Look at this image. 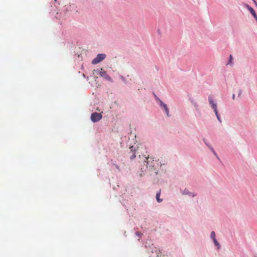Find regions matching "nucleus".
Returning <instances> with one entry per match:
<instances>
[{
    "label": "nucleus",
    "instance_id": "f257e3e1",
    "mask_svg": "<svg viewBox=\"0 0 257 257\" xmlns=\"http://www.w3.org/2000/svg\"><path fill=\"white\" fill-rule=\"evenodd\" d=\"M145 160H144V162L146 163V168H148L150 171H155V173L156 175L158 174V171L157 170L154 166V158H149V155L146 156L145 155Z\"/></svg>",
    "mask_w": 257,
    "mask_h": 257
},
{
    "label": "nucleus",
    "instance_id": "f03ea898",
    "mask_svg": "<svg viewBox=\"0 0 257 257\" xmlns=\"http://www.w3.org/2000/svg\"><path fill=\"white\" fill-rule=\"evenodd\" d=\"M102 117L101 113L93 112L91 114L90 119L93 122H96L101 119Z\"/></svg>",
    "mask_w": 257,
    "mask_h": 257
},
{
    "label": "nucleus",
    "instance_id": "7ed1b4c3",
    "mask_svg": "<svg viewBox=\"0 0 257 257\" xmlns=\"http://www.w3.org/2000/svg\"><path fill=\"white\" fill-rule=\"evenodd\" d=\"M114 58L116 66L119 69L121 68L122 65L125 62L124 58L121 56H115Z\"/></svg>",
    "mask_w": 257,
    "mask_h": 257
},
{
    "label": "nucleus",
    "instance_id": "20e7f679",
    "mask_svg": "<svg viewBox=\"0 0 257 257\" xmlns=\"http://www.w3.org/2000/svg\"><path fill=\"white\" fill-rule=\"evenodd\" d=\"M106 55L104 54H99L96 57L93 59L92 63L93 64H97L104 60Z\"/></svg>",
    "mask_w": 257,
    "mask_h": 257
},
{
    "label": "nucleus",
    "instance_id": "39448f33",
    "mask_svg": "<svg viewBox=\"0 0 257 257\" xmlns=\"http://www.w3.org/2000/svg\"><path fill=\"white\" fill-rule=\"evenodd\" d=\"M129 149L130 150V152L128 153L129 154V157L131 160L134 159L135 158H136V148L134 146H130Z\"/></svg>",
    "mask_w": 257,
    "mask_h": 257
},
{
    "label": "nucleus",
    "instance_id": "423d86ee",
    "mask_svg": "<svg viewBox=\"0 0 257 257\" xmlns=\"http://www.w3.org/2000/svg\"><path fill=\"white\" fill-rule=\"evenodd\" d=\"M208 102L213 110L217 108V103L213 100L212 96H209Z\"/></svg>",
    "mask_w": 257,
    "mask_h": 257
},
{
    "label": "nucleus",
    "instance_id": "0eeeda50",
    "mask_svg": "<svg viewBox=\"0 0 257 257\" xmlns=\"http://www.w3.org/2000/svg\"><path fill=\"white\" fill-rule=\"evenodd\" d=\"M244 6L249 11V12L252 15V16L254 18H255L256 17H257L256 14L252 8L250 7L247 4H245Z\"/></svg>",
    "mask_w": 257,
    "mask_h": 257
},
{
    "label": "nucleus",
    "instance_id": "6e6552de",
    "mask_svg": "<svg viewBox=\"0 0 257 257\" xmlns=\"http://www.w3.org/2000/svg\"><path fill=\"white\" fill-rule=\"evenodd\" d=\"M100 75L101 77H103L106 80H110V77L107 74L106 72L103 69H101L100 71Z\"/></svg>",
    "mask_w": 257,
    "mask_h": 257
},
{
    "label": "nucleus",
    "instance_id": "1a4fd4ad",
    "mask_svg": "<svg viewBox=\"0 0 257 257\" xmlns=\"http://www.w3.org/2000/svg\"><path fill=\"white\" fill-rule=\"evenodd\" d=\"M203 140V142H204V143L205 144V145L209 148V149L210 150V151L213 153V154L216 157V158L219 159V158L217 156V154L215 152L213 148L211 146V145H210L207 142V141H206V140L205 139H204Z\"/></svg>",
    "mask_w": 257,
    "mask_h": 257
},
{
    "label": "nucleus",
    "instance_id": "9d476101",
    "mask_svg": "<svg viewBox=\"0 0 257 257\" xmlns=\"http://www.w3.org/2000/svg\"><path fill=\"white\" fill-rule=\"evenodd\" d=\"M181 193L183 195H187L192 197H194L196 195L193 193L190 192L187 189H185L184 190L181 191Z\"/></svg>",
    "mask_w": 257,
    "mask_h": 257
},
{
    "label": "nucleus",
    "instance_id": "9b49d317",
    "mask_svg": "<svg viewBox=\"0 0 257 257\" xmlns=\"http://www.w3.org/2000/svg\"><path fill=\"white\" fill-rule=\"evenodd\" d=\"M115 166L116 169L117 170L118 172H120L121 169L124 167V164L123 162H121L120 163L115 164Z\"/></svg>",
    "mask_w": 257,
    "mask_h": 257
},
{
    "label": "nucleus",
    "instance_id": "f8f14e48",
    "mask_svg": "<svg viewBox=\"0 0 257 257\" xmlns=\"http://www.w3.org/2000/svg\"><path fill=\"white\" fill-rule=\"evenodd\" d=\"M190 100L192 104L193 105L194 107H195L196 111L199 112L200 109L199 107L198 104L196 102H195L193 99H190Z\"/></svg>",
    "mask_w": 257,
    "mask_h": 257
},
{
    "label": "nucleus",
    "instance_id": "ddd939ff",
    "mask_svg": "<svg viewBox=\"0 0 257 257\" xmlns=\"http://www.w3.org/2000/svg\"><path fill=\"white\" fill-rule=\"evenodd\" d=\"M162 108L164 109V110L165 111V112H166V114L167 116L168 117H170V114L169 110V108H168L167 105L166 104H165V105L163 107H162Z\"/></svg>",
    "mask_w": 257,
    "mask_h": 257
},
{
    "label": "nucleus",
    "instance_id": "4468645a",
    "mask_svg": "<svg viewBox=\"0 0 257 257\" xmlns=\"http://www.w3.org/2000/svg\"><path fill=\"white\" fill-rule=\"evenodd\" d=\"M160 194H161V191L160 190L159 192H158L156 193V200H157V202H159V203L161 202L162 201V199L160 198Z\"/></svg>",
    "mask_w": 257,
    "mask_h": 257
},
{
    "label": "nucleus",
    "instance_id": "2eb2a0df",
    "mask_svg": "<svg viewBox=\"0 0 257 257\" xmlns=\"http://www.w3.org/2000/svg\"><path fill=\"white\" fill-rule=\"evenodd\" d=\"M213 241L214 243V245L217 246V248L219 249L221 247V245L219 243V242L217 241V240H216V238L213 239Z\"/></svg>",
    "mask_w": 257,
    "mask_h": 257
},
{
    "label": "nucleus",
    "instance_id": "dca6fc26",
    "mask_svg": "<svg viewBox=\"0 0 257 257\" xmlns=\"http://www.w3.org/2000/svg\"><path fill=\"white\" fill-rule=\"evenodd\" d=\"M232 59H233V58H232V55H230L229 61L227 62V63L226 64V65H229L232 66V64H233V63H232Z\"/></svg>",
    "mask_w": 257,
    "mask_h": 257
},
{
    "label": "nucleus",
    "instance_id": "f3484780",
    "mask_svg": "<svg viewBox=\"0 0 257 257\" xmlns=\"http://www.w3.org/2000/svg\"><path fill=\"white\" fill-rule=\"evenodd\" d=\"M155 252L157 254V257H161V254L162 253L161 251H160V250H158L156 248H155Z\"/></svg>",
    "mask_w": 257,
    "mask_h": 257
},
{
    "label": "nucleus",
    "instance_id": "a211bd4d",
    "mask_svg": "<svg viewBox=\"0 0 257 257\" xmlns=\"http://www.w3.org/2000/svg\"><path fill=\"white\" fill-rule=\"evenodd\" d=\"M210 237L213 240L215 238V233L214 231H212L210 233Z\"/></svg>",
    "mask_w": 257,
    "mask_h": 257
},
{
    "label": "nucleus",
    "instance_id": "6ab92c4d",
    "mask_svg": "<svg viewBox=\"0 0 257 257\" xmlns=\"http://www.w3.org/2000/svg\"><path fill=\"white\" fill-rule=\"evenodd\" d=\"M159 104H160V107L162 108V107H163L165 104H166L165 103H164L162 100H160V101L159 102Z\"/></svg>",
    "mask_w": 257,
    "mask_h": 257
},
{
    "label": "nucleus",
    "instance_id": "aec40b11",
    "mask_svg": "<svg viewBox=\"0 0 257 257\" xmlns=\"http://www.w3.org/2000/svg\"><path fill=\"white\" fill-rule=\"evenodd\" d=\"M136 235L137 236H138L139 237H140H140H141V236H142V235H143V234H142V233H140V232H139V231H137V232H136Z\"/></svg>",
    "mask_w": 257,
    "mask_h": 257
},
{
    "label": "nucleus",
    "instance_id": "412c9836",
    "mask_svg": "<svg viewBox=\"0 0 257 257\" xmlns=\"http://www.w3.org/2000/svg\"><path fill=\"white\" fill-rule=\"evenodd\" d=\"M216 118H217V120L220 122H221L222 121H221V118H220V116L219 114H218L216 115Z\"/></svg>",
    "mask_w": 257,
    "mask_h": 257
},
{
    "label": "nucleus",
    "instance_id": "4be33fe9",
    "mask_svg": "<svg viewBox=\"0 0 257 257\" xmlns=\"http://www.w3.org/2000/svg\"><path fill=\"white\" fill-rule=\"evenodd\" d=\"M154 95L155 96V99L159 102L160 100H161L159 97L157 96V95L154 93Z\"/></svg>",
    "mask_w": 257,
    "mask_h": 257
},
{
    "label": "nucleus",
    "instance_id": "5701e85b",
    "mask_svg": "<svg viewBox=\"0 0 257 257\" xmlns=\"http://www.w3.org/2000/svg\"><path fill=\"white\" fill-rule=\"evenodd\" d=\"M213 111H214V112L215 113V115H216L219 114L218 112V110H217V108L213 109Z\"/></svg>",
    "mask_w": 257,
    "mask_h": 257
},
{
    "label": "nucleus",
    "instance_id": "b1692460",
    "mask_svg": "<svg viewBox=\"0 0 257 257\" xmlns=\"http://www.w3.org/2000/svg\"><path fill=\"white\" fill-rule=\"evenodd\" d=\"M242 94V90L241 89L239 90L238 96H240L241 94Z\"/></svg>",
    "mask_w": 257,
    "mask_h": 257
},
{
    "label": "nucleus",
    "instance_id": "393cba45",
    "mask_svg": "<svg viewBox=\"0 0 257 257\" xmlns=\"http://www.w3.org/2000/svg\"><path fill=\"white\" fill-rule=\"evenodd\" d=\"M123 82H124V83L126 84L127 82L125 80V78L124 77V78L121 80Z\"/></svg>",
    "mask_w": 257,
    "mask_h": 257
},
{
    "label": "nucleus",
    "instance_id": "a878e982",
    "mask_svg": "<svg viewBox=\"0 0 257 257\" xmlns=\"http://www.w3.org/2000/svg\"><path fill=\"white\" fill-rule=\"evenodd\" d=\"M118 77L121 79L122 80L124 77L122 76V75H118Z\"/></svg>",
    "mask_w": 257,
    "mask_h": 257
},
{
    "label": "nucleus",
    "instance_id": "bb28decb",
    "mask_svg": "<svg viewBox=\"0 0 257 257\" xmlns=\"http://www.w3.org/2000/svg\"><path fill=\"white\" fill-rule=\"evenodd\" d=\"M232 99H233V100H234V99H235V94H232Z\"/></svg>",
    "mask_w": 257,
    "mask_h": 257
},
{
    "label": "nucleus",
    "instance_id": "cd10ccee",
    "mask_svg": "<svg viewBox=\"0 0 257 257\" xmlns=\"http://www.w3.org/2000/svg\"><path fill=\"white\" fill-rule=\"evenodd\" d=\"M121 147L122 148L123 147V145L122 142H120Z\"/></svg>",
    "mask_w": 257,
    "mask_h": 257
},
{
    "label": "nucleus",
    "instance_id": "c85d7f7f",
    "mask_svg": "<svg viewBox=\"0 0 257 257\" xmlns=\"http://www.w3.org/2000/svg\"><path fill=\"white\" fill-rule=\"evenodd\" d=\"M252 1H253L254 2V3L257 5V4H256V2L255 0H252Z\"/></svg>",
    "mask_w": 257,
    "mask_h": 257
},
{
    "label": "nucleus",
    "instance_id": "c756f323",
    "mask_svg": "<svg viewBox=\"0 0 257 257\" xmlns=\"http://www.w3.org/2000/svg\"><path fill=\"white\" fill-rule=\"evenodd\" d=\"M141 170H142V172H143V171H144V168H141Z\"/></svg>",
    "mask_w": 257,
    "mask_h": 257
},
{
    "label": "nucleus",
    "instance_id": "7c9ffc66",
    "mask_svg": "<svg viewBox=\"0 0 257 257\" xmlns=\"http://www.w3.org/2000/svg\"><path fill=\"white\" fill-rule=\"evenodd\" d=\"M140 177H142V176H143V174L141 173V174H140Z\"/></svg>",
    "mask_w": 257,
    "mask_h": 257
},
{
    "label": "nucleus",
    "instance_id": "2f4dec72",
    "mask_svg": "<svg viewBox=\"0 0 257 257\" xmlns=\"http://www.w3.org/2000/svg\"><path fill=\"white\" fill-rule=\"evenodd\" d=\"M162 165H165V163L161 164V166Z\"/></svg>",
    "mask_w": 257,
    "mask_h": 257
}]
</instances>
